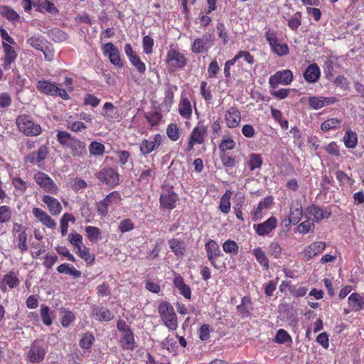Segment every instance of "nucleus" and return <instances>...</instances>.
<instances>
[{
  "label": "nucleus",
  "instance_id": "obj_1",
  "mask_svg": "<svg viewBox=\"0 0 364 364\" xmlns=\"http://www.w3.org/2000/svg\"><path fill=\"white\" fill-rule=\"evenodd\" d=\"M56 139L64 148L69 149L74 157H84L87 154L86 144L66 131H58Z\"/></svg>",
  "mask_w": 364,
  "mask_h": 364
},
{
  "label": "nucleus",
  "instance_id": "obj_2",
  "mask_svg": "<svg viewBox=\"0 0 364 364\" xmlns=\"http://www.w3.org/2000/svg\"><path fill=\"white\" fill-rule=\"evenodd\" d=\"M188 58L178 47H172L167 50L165 65L169 73L183 70L188 64Z\"/></svg>",
  "mask_w": 364,
  "mask_h": 364
},
{
  "label": "nucleus",
  "instance_id": "obj_3",
  "mask_svg": "<svg viewBox=\"0 0 364 364\" xmlns=\"http://www.w3.org/2000/svg\"><path fill=\"white\" fill-rule=\"evenodd\" d=\"M16 124L18 130L27 136H37L43 132L41 126L36 123L28 114L18 115L16 119Z\"/></svg>",
  "mask_w": 364,
  "mask_h": 364
},
{
  "label": "nucleus",
  "instance_id": "obj_4",
  "mask_svg": "<svg viewBox=\"0 0 364 364\" xmlns=\"http://www.w3.org/2000/svg\"><path fill=\"white\" fill-rule=\"evenodd\" d=\"M265 38L271 51L278 57L286 56L289 53V48L282 38H279L277 32L272 28H267Z\"/></svg>",
  "mask_w": 364,
  "mask_h": 364
},
{
  "label": "nucleus",
  "instance_id": "obj_5",
  "mask_svg": "<svg viewBox=\"0 0 364 364\" xmlns=\"http://www.w3.org/2000/svg\"><path fill=\"white\" fill-rule=\"evenodd\" d=\"M158 312L163 324L170 331H176L178 328V318L173 306L164 301L159 304Z\"/></svg>",
  "mask_w": 364,
  "mask_h": 364
},
{
  "label": "nucleus",
  "instance_id": "obj_6",
  "mask_svg": "<svg viewBox=\"0 0 364 364\" xmlns=\"http://www.w3.org/2000/svg\"><path fill=\"white\" fill-rule=\"evenodd\" d=\"M37 90L42 94L50 96H59L63 100H68L70 96L66 90L58 87L55 82L50 80H38L36 85Z\"/></svg>",
  "mask_w": 364,
  "mask_h": 364
},
{
  "label": "nucleus",
  "instance_id": "obj_7",
  "mask_svg": "<svg viewBox=\"0 0 364 364\" xmlns=\"http://www.w3.org/2000/svg\"><path fill=\"white\" fill-rule=\"evenodd\" d=\"M33 179L45 192L54 195L58 193V186L46 173L38 171L34 174Z\"/></svg>",
  "mask_w": 364,
  "mask_h": 364
},
{
  "label": "nucleus",
  "instance_id": "obj_8",
  "mask_svg": "<svg viewBox=\"0 0 364 364\" xmlns=\"http://www.w3.org/2000/svg\"><path fill=\"white\" fill-rule=\"evenodd\" d=\"M293 77V73L289 69L277 71L269 77V87L275 89L279 84L288 85L292 82Z\"/></svg>",
  "mask_w": 364,
  "mask_h": 364
},
{
  "label": "nucleus",
  "instance_id": "obj_9",
  "mask_svg": "<svg viewBox=\"0 0 364 364\" xmlns=\"http://www.w3.org/2000/svg\"><path fill=\"white\" fill-rule=\"evenodd\" d=\"M162 143V136L156 134L151 136L149 139H144L139 144V151L141 154L146 156L152 151L157 150Z\"/></svg>",
  "mask_w": 364,
  "mask_h": 364
},
{
  "label": "nucleus",
  "instance_id": "obj_10",
  "mask_svg": "<svg viewBox=\"0 0 364 364\" xmlns=\"http://www.w3.org/2000/svg\"><path fill=\"white\" fill-rule=\"evenodd\" d=\"M103 54L108 56L110 63L117 68H122L124 63L121 58V55L118 48L112 43H107L102 47Z\"/></svg>",
  "mask_w": 364,
  "mask_h": 364
},
{
  "label": "nucleus",
  "instance_id": "obj_11",
  "mask_svg": "<svg viewBox=\"0 0 364 364\" xmlns=\"http://www.w3.org/2000/svg\"><path fill=\"white\" fill-rule=\"evenodd\" d=\"M178 196L173 188L164 191L159 198L160 207L162 209L173 210L176 207Z\"/></svg>",
  "mask_w": 364,
  "mask_h": 364
},
{
  "label": "nucleus",
  "instance_id": "obj_12",
  "mask_svg": "<svg viewBox=\"0 0 364 364\" xmlns=\"http://www.w3.org/2000/svg\"><path fill=\"white\" fill-rule=\"evenodd\" d=\"M119 173L112 168H104L97 173L99 181L110 187H115L119 183Z\"/></svg>",
  "mask_w": 364,
  "mask_h": 364
},
{
  "label": "nucleus",
  "instance_id": "obj_13",
  "mask_svg": "<svg viewBox=\"0 0 364 364\" xmlns=\"http://www.w3.org/2000/svg\"><path fill=\"white\" fill-rule=\"evenodd\" d=\"M207 129L203 125L197 126L192 130L188 141L186 151H191L195 144H202L205 142Z\"/></svg>",
  "mask_w": 364,
  "mask_h": 364
},
{
  "label": "nucleus",
  "instance_id": "obj_14",
  "mask_svg": "<svg viewBox=\"0 0 364 364\" xmlns=\"http://www.w3.org/2000/svg\"><path fill=\"white\" fill-rule=\"evenodd\" d=\"M205 250L210 264L215 269H218L216 260L219 257L222 256L223 254L221 253L218 242L214 240L209 239L205 244Z\"/></svg>",
  "mask_w": 364,
  "mask_h": 364
},
{
  "label": "nucleus",
  "instance_id": "obj_15",
  "mask_svg": "<svg viewBox=\"0 0 364 364\" xmlns=\"http://www.w3.org/2000/svg\"><path fill=\"white\" fill-rule=\"evenodd\" d=\"M278 220L276 217L272 216L267 220L259 224H255L253 228L259 236H265L270 234L277 227Z\"/></svg>",
  "mask_w": 364,
  "mask_h": 364
},
{
  "label": "nucleus",
  "instance_id": "obj_16",
  "mask_svg": "<svg viewBox=\"0 0 364 364\" xmlns=\"http://www.w3.org/2000/svg\"><path fill=\"white\" fill-rule=\"evenodd\" d=\"M225 122L230 129L236 128L241 121V114L236 107H230L225 113Z\"/></svg>",
  "mask_w": 364,
  "mask_h": 364
},
{
  "label": "nucleus",
  "instance_id": "obj_17",
  "mask_svg": "<svg viewBox=\"0 0 364 364\" xmlns=\"http://www.w3.org/2000/svg\"><path fill=\"white\" fill-rule=\"evenodd\" d=\"M48 154V147L41 145L37 151L31 152L25 156V162L31 164H39L46 159Z\"/></svg>",
  "mask_w": 364,
  "mask_h": 364
},
{
  "label": "nucleus",
  "instance_id": "obj_18",
  "mask_svg": "<svg viewBox=\"0 0 364 364\" xmlns=\"http://www.w3.org/2000/svg\"><path fill=\"white\" fill-rule=\"evenodd\" d=\"M2 47L4 53L2 66L5 70H8L11 68V65L16 61L17 53L15 48L7 43L3 42Z\"/></svg>",
  "mask_w": 364,
  "mask_h": 364
},
{
  "label": "nucleus",
  "instance_id": "obj_19",
  "mask_svg": "<svg viewBox=\"0 0 364 364\" xmlns=\"http://www.w3.org/2000/svg\"><path fill=\"white\" fill-rule=\"evenodd\" d=\"M308 102L311 108L317 110L336 103L337 99L333 97L313 96L309 97Z\"/></svg>",
  "mask_w": 364,
  "mask_h": 364
},
{
  "label": "nucleus",
  "instance_id": "obj_20",
  "mask_svg": "<svg viewBox=\"0 0 364 364\" xmlns=\"http://www.w3.org/2000/svg\"><path fill=\"white\" fill-rule=\"evenodd\" d=\"M32 213L44 226L50 229H55L56 228V223L55 220L42 209L39 208H33L32 209Z\"/></svg>",
  "mask_w": 364,
  "mask_h": 364
},
{
  "label": "nucleus",
  "instance_id": "obj_21",
  "mask_svg": "<svg viewBox=\"0 0 364 364\" xmlns=\"http://www.w3.org/2000/svg\"><path fill=\"white\" fill-rule=\"evenodd\" d=\"M303 213L301 203L299 200L293 201L290 206L289 222L293 225L298 224L302 218Z\"/></svg>",
  "mask_w": 364,
  "mask_h": 364
},
{
  "label": "nucleus",
  "instance_id": "obj_22",
  "mask_svg": "<svg viewBox=\"0 0 364 364\" xmlns=\"http://www.w3.org/2000/svg\"><path fill=\"white\" fill-rule=\"evenodd\" d=\"M42 202L47 205V208L52 215H58L62 212V205L55 198L45 195L42 197Z\"/></svg>",
  "mask_w": 364,
  "mask_h": 364
},
{
  "label": "nucleus",
  "instance_id": "obj_23",
  "mask_svg": "<svg viewBox=\"0 0 364 364\" xmlns=\"http://www.w3.org/2000/svg\"><path fill=\"white\" fill-rule=\"evenodd\" d=\"M306 211V214L312 217L316 223H320L324 218H328L331 215V210L323 211L320 207L314 204L309 205Z\"/></svg>",
  "mask_w": 364,
  "mask_h": 364
},
{
  "label": "nucleus",
  "instance_id": "obj_24",
  "mask_svg": "<svg viewBox=\"0 0 364 364\" xmlns=\"http://www.w3.org/2000/svg\"><path fill=\"white\" fill-rule=\"evenodd\" d=\"M326 244L324 242H314L306 246L304 250L305 257L309 260L321 253L326 248Z\"/></svg>",
  "mask_w": 364,
  "mask_h": 364
},
{
  "label": "nucleus",
  "instance_id": "obj_25",
  "mask_svg": "<svg viewBox=\"0 0 364 364\" xmlns=\"http://www.w3.org/2000/svg\"><path fill=\"white\" fill-rule=\"evenodd\" d=\"M304 78L309 83H314L321 76V70L316 63L310 64L303 73Z\"/></svg>",
  "mask_w": 364,
  "mask_h": 364
},
{
  "label": "nucleus",
  "instance_id": "obj_26",
  "mask_svg": "<svg viewBox=\"0 0 364 364\" xmlns=\"http://www.w3.org/2000/svg\"><path fill=\"white\" fill-rule=\"evenodd\" d=\"M119 345L123 350H134L135 349L136 345L132 330L122 333Z\"/></svg>",
  "mask_w": 364,
  "mask_h": 364
},
{
  "label": "nucleus",
  "instance_id": "obj_27",
  "mask_svg": "<svg viewBox=\"0 0 364 364\" xmlns=\"http://www.w3.org/2000/svg\"><path fill=\"white\" fill-rule=\"evenodd\" d=\"M92 315L99 321H109L114 318L111 311L105 306H97L92 308Z\"/></svg>",
  "mask_w": 364,
  "mask_h": 364
},
{
  "label": "nucleus",
  "instance_id": "obj_28",
  "mask_svg": "<svg viewBox=\"0 0 364 364\" xmlns=\"http://www.w3.org/2000/svg\"><path fill=\"white\" fill-rule=\"evenodd\" d=\"M173 284L184 298L187 299H190L191 298V288L184 282L183 278L180 274H178L174 277Z\"/></svg>",
  "mask_w": 364,
  "mask_h": 364
},
{
  "label": "nucleus",
  "instance_id": "obj_29",
  "mask_svg": "<svg viewBox=\"0 0 364 364\" xmlns=\"http://www.w3.org/2000/svg\"><path fill=\"white\" fill-rule=\"evenodd\" d=\"M178 112L186 119H190L192 116V106L190 100L186 96L181 97L178 104Z\"/></svg>",
  "mask_w": 364,
  "mask_h": 364
},
{
  "label": "nucleus",
  "instance_id": "obj_30",
  "mask_svg": "<svg viewBox=\"0 0 364 364\" xmlns=\"http://www.w3.org/2000/svg\"><path fill=\"white\" fill-rule=\"evenodd\" d=\"M236 309L242 318L250 316L251 311L253 309L250 297L244 296L241 300L240 304L237 306Z\"/></svg>",
  "mask_w": 364,
  "mask_h": 364
},
{
  "label": "nucleus",
  "instance_id": "obj_31",
  "mask_svg": "<svg viewBox=\"0 0 364 364\" xmlns=\"http://www.w3.org/2000/svg\"><path fill=\"white\" fill-rule=\"evenodd\" d=\"M46 350L42 346H32L28 351V358L32 363H39L43 360Z\"/></svg>",
  "mask_w": 364,
  "mask_h": 364
},
{
  "label": "nucleus",
  "instance_id": "obj_32",
  "mask_svg": "<svg viewBox=\"0 0 364 364\" xmlns=\"http://www.w3.org/2000/svg\"><path fill=\"white\" fill-rule=\"evenodd\" d=\"M26 43L32 48L43 51L48 41L42 35L34 34L27 39Z\"/></svg>",
  "mask_w": 364,
  "mask_h": 364
},
{
  "label": "nucleus",
  "instance_id": "obj_33",
  "mask_svg": "<svg viewBox=\"0 0 364 364\" xmlns=\"http://www.w3.org/2000/svg\"><path fill=\"white\" fill-rule=\"evenodd\" d=\"M20 284V281L16 272L11 271L6 274L3 277V285L1 287V289L3 291H6V286L7 285L10 289H14L18 287Z\"/></svg>",
  "mask_w": 364,
  "mask_h": 364
},
{
  "label": "nucleus",
  "instance_id": "obj_34",
  "mask_svg": "<svg viewBox=\"0 0 364 364\" xmlns=\"http://www.w3.org/2000/svg\"><path fill=\"white\" fill-rule=\"evenodd\" d=\"M208 38L204 36L203 38H197L194 40L191 46V51L193 53L198 54L206 51L210 46H207Z\"/></svg>",
  "mask_w": 364,
  "mask_h": 364
},
{
  "label": "nucleus",
  "instance_id": "obj_35",
  "mask_svg": "<svg viewBox=\"0 0 364 364\" xmlns=\"http://www.w3.org/2000/svg\"><path fill=\"white\" fill-rule=\"evenodd\" d=\"M348 302L351 309L355 311H359L363 309L364 301L363 296L358 293H353L348 298Z\"/></svg>",
  "mask_w": 364,
  "mask_h": 364
},
{
  "label": "nucleus",
  "instance_id": "obj_36",
  "mask_svg": "<svg viewBox=\"0 0 364 364\" xmlns=\"http://www.w3.org/2000/svg\"><path fill=\"white\" fill-rule=\"evenodd\" d=\"M253 255L257 262L263 267L264 269L267 270L269 268V259L265 252L261 247H255L253 250Z\"/></svg>",
  "mask_w": 364,
  "mask_h": 364
},
{
  "label": "nucleus",
  "instance_id": "obj_37",
  "mask_svg": "<svg viewBox=\"0 0 364 364\" xmlns=\"http://www.w3.org/2000/svg\"><path fill=\"white\" fill-rule=\"evenodd\" d=\"M232 196V192L230 190H226L225 193L221 196L219 203V209L220 210L225 213L228 214L230 211L231 208V203L230 198Z\"/></svg>",
  "mask_w": 364,
  "mask_h": 364
},
{
  "label": "nucleus",
  "instance_id": "obj_38",
  "mask_svg": "<svg viewBox=\"0 0 364 364\" xmlns=\"http://www.w3.org/2000/svg\"><path fill=\"white\" fill-rule=\"evenodd\" d=\"M0 14L8 21L13 23L18 22L20 16L12 8L8 6H0Z\"/></svg>",
  "mask_w": 364,
  "mask_h": 364
},
{
  "label": "nucleus",
  "instance_id": "obj_39",
  "mask_svg": "<svg viewBox=\"0 0 364 364\" xmlns=\"http://www.w3.org/2000/svg\"><path fill=\"white\" fill-rule=\"evenodd\" d=\"M236 147V142L232 136H224L219 144L220 153H226L228 151L233 150Z\"/></svg>",
  "mask_w": 364,
  "mask_h": 364
},
{
  "label": "nucleus",
  "instance_id": "obj_40",
  "mask_svg": "<svg viewBox=\"0 0 364 364\" xmlns=\"http://www.w3.org/2000/svg\"><path fill=\"white\" fill-rule=\"evenodd\" d=\"M343 140L346 148L354 149L358 144L357 134L351 129H348L345 132Z\"/></svg>",
  "mask_w": 364,
  "mask_h": 364
},
{
  "label": "nucleus",
  "instance_id": "obj_41",
  "mask_svg": "<svg viewBox=\"0 0 364 364\" xmlns=\"http://www.w3.org/2000/svg\"><path fill=\"white\" fill-rule=\"evenodd\" d=\"M75 252L77 255L82 259L87 264H91L95 261V255L91 254L90 252V248L85 247V245L78 247Z\"/></svg>",
  "mask_w": 364,
  "mask_h": 364
},
{
  "label": "nucleus",
  "instance_id": "obj_42",
  "mask_svg": "<svg viewBox=\"0 0 364 364\" xmlns=\"http://www.w3.org/2000/svg\"><path fill=\"white\" fill-rule=\"evenodd\" d=\"M58 272L60 274H70L75 278H78L81 276V272L75 269L73 266H70L69 264L63 263L57 267Z\"/></svg>",
  "mask_w": 364,
  "mask_h": 364
},
{
  "label": "nucleus",
  "instance_id": "obj_43",
  "mask_svg": "<svg viewBox=\"0 0 364 364\" xmlns=\"http://www.w3.org/2000/svg\"><path fill=\"white\" fill-rule=\"evenodd\" d=\"M66 127L73 132H80L87 129V126L82 122L73 121V116H70L66 120Z\"/></svg>",
  "mask_w": 364,
  "mask_h": 364
},
{
  "label": "nucleus",
  "instance_id": "obj_44",
  "mask_svg": "<svg viewBox=\"0 0 364 364\" xmlns=\"http://www.w3.org/2000/svg\"><path fill=\"white\" fill-rule=\"evenodd\" d=\"M36 11L40 12H43V11H46L52 15H56L59 13V10L57 9L55 4L48 0H45L41 4H38Z\"/></svg>",
  "mask_w": 364,
  "mask_h": 364
},
{
  "label": "nucleus",
  "instance_id": "obj_45",
  "mask_svg": "<svg viewBox=\"0 0 364 364\" xmlns=\"http://www.w3.org/2000/svg\"><path fill=\"white\" fill-rule=\"evenodd\" d=\"M263 164V159L259 154L252 153L250 155V159L247 165L250 171H254L257 168H260Z\"/></svg>",
  "mask_w": 364,
  "mask_h": 364
},
{
  "label": "nucleus",
  "instance_id": "obj_46",
  "mask_svg": "<svg viewBox=\"0 0 364 364\" xmlns=\"http://www.w3.org/2000/svg\"><path fill=\"white\" fill-rule=\"evenodd\" d=\"M168 245L176 256L182 257L184 255L185 247L183 246L179 240L172 238L168 240Z\"/></svg>",
  "mask_w": 364,
  "mask_h": 364
},
{
  "label": "nucleus",
  "instance_id": "obj_47",
  "mask_svg": "<svg viewBox=\"0 0 364 364\" xmlns=\"http://www.w3.org/2000/svg\"><path fill=\"white\" fill-rule=\"evenodd\" d=\"M40 314L42 319L43 323L46 326H50L53 323V318L52 314L53 312L51 311L49 306L46 305H41V310H40Z\"/></svg>",
  "mask_w": 364,
  "mask_h": 364
},
{
  "label": "nucleus",
  "instance_id": "obj_48",
  "mask_svg": "<svg viewBox=\"0 0 364 364\" xmlns=\"http://www.w3.org/2000/svg\"><path fill=\"white\" fill-rule=\"evenodd\" d=\"M18 244V248L21 253H24L28 250L27 239L28 235L26 231H23L14 236Z\"/></svg>",
  "mask_w": 364,
  "mask_h": 364
},
{
  "label": "nucleus",
  "instance_id": "obj_49",
  "mask_svg": "<svg viewBox=\"0 0 364 364\" xmlns=\"http://www.w3.org/2000/svg\"><path fill=\"white\" fill-rule=\"evenodd\" d=\"M274 341L279 344L291 343L292 338L286 330L281 328L277 331Z\"/></svg>",
  "mask_w": 364,
  "mask_h": 364
},
{
  "label": "nucleus",
  "instance_id": "obj_50",
  "mask_svg": "<svg viewBox=\"0 0 364 364\" xmlns=\"http://www.w3.org/2000/svg\"><path fill=\"white\" fill-rule=\"evenodd\" d=\"M273 203V197L271 196L265 197L262 200L259 201L255 212V216L259 218L261 215L263 209H267L271 207Z\"/></svg>",
  "mask_w": 364,
  "mask_h": 364
},
{
  "label": "nucleus",
  "instance_id": "obj_51",
  "mask_svg": "<svg viewBox=\"0 0 364 364\" xmlns=\"http://www.w3.org/2000/svg\"><path fill=\"white\" fill-rule=\"evenodd\" d=\"M268 252L274 258L280 259L283 255V250L278 242L273 241L269 245Z\"/></svg>",
  "mask_w": 364,
  "mask_h": 364
},
{
  "label": "nucleus",
  "instance_id": "obj_52",
  "mask_svg": "<svg viewBox=\"0 0 364 364\" xmlns=\"http://www.w3.org/2000/svg\"><path fill=\"white\" fill-rule=\"evenodd\" d=\"M95 337L91 333H85L80 340L79 345L82 349L90 350L94 343Z\"/></svg>",
  "mask_w": 364,
  "mask_h": 364
},
{
  "label": "nucleus",
  "instance_id": "obj_53",
  "mask_svg": "<svg viewBox=\"0 0 364 364\" xmlns=\"http://www.w3.org/2000/svg\"><path fill=\"white\" fill-rule=\"evenodd\" d=\"M12 217V209L6 205H0V224L9 222Z\"/></svg>",
  "mask_w": 364,
  "mask_h": 364
},
{
  "label": "nucleus",
  "instance_id": "obj_54",
  "mask_svg": "<svg viewBox=\"0 0 364 364\" xmlns=\"http://www.w3.org/2000/svg\"><path fill=\"white\" fill-rule=\"evenodd\" d=\"M336 178L339 182L340 186L349 185L353 186L355 183V181L348 176L343 171L338 170L336 173Z\"/></svg>",
  "mask_w": 364,
  "mask_h": 364
},
{
  "label": "nucleus",
  "instance_id": "obj_55",
  "mask_svg": "<svg viewBox=\"0 0 364 364\" xmlns=\"http://www.w3.org/2000/svg\"><path fill=\"white\" fill-rule=\"evenodd\" d=\"M341 121L336 118H330L325 120L321 125V129L323 132H327L330 129H334L339 127Z\"/></svg>",
  "mask_w": 364,
  "mask_h": 364
},
{
  "label": "nucleus",
  "instance_id": "obj_56",
  "mask_svg": "<svg viewBox=\"0 0 364 364\" xmlns=\"http://www.w3.org/2000/svg\"><path fill=\"white\" fill-rule=\"evenodd\" d=\"M89 151L92 155L101 156L105 153V146L100 142L92 141L89 146Z\"/></svg>",
  "mask_w": 364,
  "mask_h": 364
},
{
  "label": "nucleus",
  "instance_id": "obj_57",
  "mask_svg": "<svg viewBox=\"0 0 364 364\" xmlns=\"http://www.w3.org/2000/svg\"><path fill=\"white\" fill-rule=\"evenodd\" d=\"M11 184L14 186L15 190L21 194L24 193L28 188L26 181L20 177H14L11 179Z\"/></svg>",
  "mask_w": 364,
  "mask_h": 364
},
{
  "label": "nucleus",
  "instance_id": "obj_58",
  "mask_svg": "<svg viewBox=\"0 0 364 364\" xmlns=\"http://www.w3.org/2000/svg\"><path fill=\"white\" fill-rule=\"evenodd\" d=\"M223 250L225 253L237 255L239 247L234 240H228L223 244Z\"/></svg>",
  "mask_w": 364,
  "mask_h": 364
},
{
  "label": "nucleus",
  "instance_id": "obj_59",
  "mask_svg": "<svg viewBox=\"0 0 364 364\" xmlns=\"http://www.w3.org/2000/svg\"><path fill=\"white\" fill-rule=\"evenodd\" d=\"M220 159L224 167L233 168L236 165V159L227 153H220Z\"/></svg>",
  "mask_w": 364,
  "mask_h": 364
},
{
  "label": "nucleus",
  "instance_id": "obj_60",
  "mask_svg": "<svg viewBox=\"0 0 364 364\" xmlns=\"http://www.w3.org/2000/svg\"><path fill=\"white\" fill-rule=\"evenodd\" d=\"M166 134L171 141H177L180 137V132L177 124H168L166 129Z\"/></svg>",
  "mask_w": 364,
  "mask_h": 364
},
{
  "label": "nucleus",
  "instance_id": "obj_61",
  "mask_svg": "<svg viewBox=\"0 0 364 364\" xmlns=\"http://www.w3.org/2000/svg\"><path fill=\"white\" fill-rule=\"evenodd\" d=\"M315 229V224L306 220L297 226V231L301 234H306L309 232H313Z\"/></svg>",
  "mask_w": 364,
  "mask_h": 364
},
{
  "label": "nucleus",
  "instance_id": "obj_62",
  "mask_svg": "<svg viewBox=\"0 0 364 364\" xmlns=\"http://www.w3.org/2000/svg\"><path fill=\"white\" fill-rule=\"evenodd\" d=\"M87 238L90 242H94L100 237L101 232L100 228L95 226H87L85 228Z\"/></svg>",
  "mask_w": 364,
  "mask_h": 364
},
{
  "label": "nucleus",
  "instance_id": "obj_63",
  "mask_svg": "<svg viewBox=\"0 0 364 364\" xmlns=\"http://www.w3.org/2000/svg\"><path fill=\"white\" fill-rule=\"evenodd\" d=\"M154 41L149 36H145L142 39V46L144 53L146 54H151L153 53V47Z\"/></svg>",
  "mask_w": 364,
  "mask_h": 364
},
{
  "label": "nucleus",
  "instance_id": "obj_64",
  "mask_svg": "<svg viewBox=\"0 0 364 364\" xmlns=\"http://www.w3.org/2000/svg\"><path fill=\"white\" fill-rule=\"evenodd\" d=\"M237 62L239 59L243 58L248 64L252 65L255 62V57L250 52L246 50L239 51L233 58Z\"/></svg>",
  "mask_w": 364,
  "mask_h": 364
}]
</instances>
